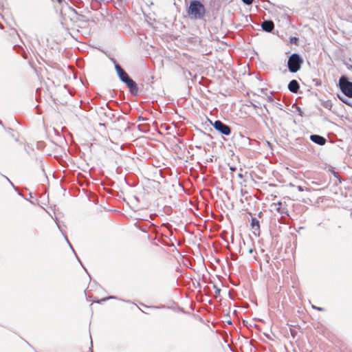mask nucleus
Instances as JSON below:
<instances>
[{"mask_svg":"<svg viewBox=\"0 0 352 352\" xmlns=\"http://www.w3.org/2000/svg\"><path fill=\"white\" fill-rule=\"evenodd\" d=\"M252 252H253V250H252V248H250V249H249V250H248V252H249L250 254H252Z\"/></svg>","mask_w":352,"mask_h":352,"instance_id":"aec40b11","label":"nucleus"},{"mask_svg":"<svg viewBox=\"0 0 352 352\" xmlns=\"http://www.w3.org/2000/svg\"><path fill=\"white\" fill-rule=\"evenodd\" d=\"M60 230L61 231L62 234H63V235H64V232H63V231H62L61 230Z\"/></svg>","mask_w":352,"mask_h":352,"instance_id":"b1692460","label":"nucleus"},{"mask_svg":"<svg viewBox=\"0 0 352 352\" xmlns=\"http://www.w3.org/2000/svg\"><path fill=\"white\" fill-rule=\"evenodd\" d=\"M261 28L264 31L270 32L273 30L274 25L272 21H264L261 24Z\"/></svg>","mask_w":352,"mask_h":352,"instance_id":"6e6552de","label":"nucleus"},{"mask_svg":"<svg viewBox=\"0 0 352 352\" xmlns=\"http://www.w3.org/2000/svg\"><path fill=\"white\" fill-rule=\"evenodd\" d=\"M276 210L280 212V208H277Z\"/></svg>","mask_w":352,"mask_h":352,"instance_id":"412c9836","label":"nucleus"},{"mask_svg":"<svg viewBox=\"0 0 352 352\" xmlns=\"http://www.w3.org/2000/svg\"><path fill=\"white\" fill-rule=\"evenodd\" d=\"M87 291H88V287H87V288H86V289H85V291H84V292H85V297H86V298H87V299H88V297H87Z\"/></svg>","mask_w":352,"mask_h":352,"instance_id":"dca6fc26","label":"nucleus"},{"mask_svg":"<svg viewBox=\"0 0 352 352\" xmlns=\"http://www.w3.org/2000/svg\"><path fill=\"white\" fill-rule=\"evenodd\" d=\"M299 87V84L296 80H291L288 85V89L292 93H297Z\"/></svg>","mask_w":352,"mask_h":352,"instance_id":"1a4fd4ad","label":"nucleus"},{"mask_svg":"<svg viewBox=\"0 0 352 352\" xmlns=\"http://www.w3.org/2000/svg\"><path fill=\"white\" fill-rule=\"evenodd\" d=\"M253 1L254 0H242V1L247 5H250L252 3Z\"/></svg>","mask_w":352,"mask_h":352,"instance_id":"9b49d317","label":"nucleus"},{"mask_svg":"<svg viewBox=\"0 0 352 352\" xmlns=\"http://www.w3.org/2000/svg\"><path fill=\"white\" fill-rule=\"evenodd\" d=\"M187 14L192 19H201L206 14V9L201 1L194 0L190 3L187 9Z\"/></svg>","mask_w":352,"mask_h":352,"instance_id":"f257e3e1","label":"nucleus"},{"mask_svg":"<svg viewBox=\"0 0 352 352\" xmlns=\"http://www.w3.org/2000/svg\"><path fill=\"white\" fill-rule=\"evenodd\" d=\"M303 60L298 54H292L287 62L289 71L292 73L297 72L300 69Z\"/></svg>","mask_w":352,"mask_h":352,"instance_id":"7ed1b4c3","label":"nucleus"},{"mask_svg":"<svg viewBox=\"0 0 352 352\" xmlns=\"http://www.w3.org/2000/svg\"><path fill=\"white\" fill-rule=\"evenodd\" d=\"M297 189H298L299 191H303V190H304V188H303L301 186H297Z\"/></svg>","mask_w":352,"mask_h":352,"instance_id":"2eb2a0df","label":"nucleus"},{"mask_svg":"<svg viewBox=\"0 0 352 352\" xmlns=\"http://www.w3.org/2000/svg\"><path fill=\"white\" fill-rule=\"evenodd\" d=\"M78 180L80 186L82 187V190H84L85 188L88 186V182L86 177L83 175H81V174H78Z\"/></svg>","mask_w":352,"mask_h":352,"instance_id":"9d476101","label":"nucleus"},{"mask_svg":"<svg viewBox=\"0 0 352 352\" xmlns=\"http://www.w3.org/2000/svg\"><path fill=\"white\" fill-rule=\"evenodd\" d=\"M60 230L61 231L62 234H63V235H64V232H63V231H62L61 230Z\"/></svg>","mask_w":352,"mask_h":352,"instance_id":"5701e85b","label":"nucleus"},{"mask_svg":"<svg viewBox=\"0 0 352 352\" xmlns=\"http://www.w3.org/2000/svg\"><path fill=\"white\" fill-rule=\"evenodd\" d=\"M278 206H281V205H282L281 202H278Z\"/></svg>","mask_w":352,"mask_h":352,"instance_id":"4be33fe9","label":"nucleus"},{"mask_svg":"<svg viewBox=\"0 0 352 352\" xmlns=\"http://www.w3.org/2000/svg\"><path fill=\"white\" fill-rule=\"evenodd\" d=\"M64 236H65V239L66 241H67V243L69 245L70 248H71L72 249H73V248H72V245L70 244V243H69V240H68V239H67V236L64 235ZM72 250L74 251V250Z\"/></svg>","mask_w":352,"mask_h":352,"instance_id":"4468645a","label":"nucleus"},{"mask_svg":"<svg viewBox=\"0 0 352 352\" xmlns=\"http://www.w3.org/2000/svg\"><path fill=\"white\" fill-rule=\"evenodd\" d=\"M339 85L342 93L352 98V82H349L346 77L342 76L339 80Z\"/></svg>","mask_w":352,"mask_h":352,"instance_id":"20e7f679","label":"nucleus"},{"mask_svg":"<svg viewBox=\"0 0 352 352\" xmlns=\"http://www.w3.org/2000/svg\"><path fill=\"white\" fill-rule=\"evenodd\" d=\"M310 140L313 142L320 146H322L326 143V139L324 137L320 136L319 135H311L310 136Z\"/></svg>","mask_w":352,"mask_h":352,"instance_id":"0eeeda50","label":"nucleus"},{"mask_svg":"<svg viewBox=\"0 0 352 352\" xmlns=\"http://www.w3.org/2000/svg\"><path fill=\"white\" fill-rule=\"evenodd\" d=\"M116 70L120 79L124 82L131 93L137 92L138 87L135 81H133L126 74V72L118 64L115 65Z\"/></svg>","mask_w":352,"mask_h":352,"instance_id":"f03ea898","label":"nucleus"},{"mask_svg":"<svg viewBox=\"0 0 352 352\" xmlns=\"http://www.w3.org/2000/svg\"><path fill=\"white\" fill-rule=\"evenodd\" d=\"M212 126L217 131L223 135H229L231 133L230 127L220 120L214 121Z\"/></svg>","mask_w":352,"mask_h":352,"instance_id":"39448f33","label":"nucleus"},{"mask_svg":"<svg viewBox=\"0 0 352 352\" xmlns=\"http://www.w3.org/2000/svg\"><path fill=\"white\" fill-rule=\"evenodd\" d=\"M56 1L60 5H63V4L67 5V3L65 1V0H56Z\"/></svg>","mask_w":352,"mask_h":352,"instance_id":"ddd939ff","label":"nucleus"},{"mask_svg":"<svg viewBox=\"0 0 352 352\" xmlns=\"http://www.w3.org/2000/svg\"><path fill=\"white\" fill-rule=\"evenodd\" d=\"M92 197H94V195H92V194L91 193V192L89 191V201H91V199L92 198Z\"/></svg>","mask_w":352,"mask_h":352,"instance_id":"a211bd4d","label":"nucleus"},{"mask_svg":"<svg viewBox=\"0 0 352 352\" xmlns=\"http://www.w3.org/2000/svg\"><path fill=\"white\" fill-rule=\"evenodd\" d=\"M251 229L252 230L253 234L255 236L260 235V225L259 221L255 217H252L251 223H250Z\"/></svg>","mask_w":352,"mask_h":352,"instance_id":"423d86ee","label":"nucleus"},{"mask_svg":"<svg viewBox=\"0 0 352 352\" xmlns=\"http://www.w3.org/2000/svg\"><path fill=\"white\" fill-rule=\"evenodd\" d=\"M343 102H344L346 104L352 107V104L348 100H342L341 99Z\"/></svg>","mask_w":352,"mask_h":352,"instance_id":"f8f14e48","label":"nucleus"},{"mask_svg":"<svg viewBox=\"0 0 352 352\" xmlns=\"http://www.w3.org/2000/svg\"><path fill=\"white\" fill-rule=\"evenodd\" d=\"M0 124H1V121H0Z\"/></svg>","mask_w":352,"mask_h":352,"instance_id":"393cba45","label":"nucleus"},{"mask_svg":"<svg viewBox=\"0 0 352 352\" xmlns=\"http://www.w3.org/2000/svg\"><path fill=\"white\" fill-rule=\"evenodd\" d=\"M313 308L317 309V310H319V311H322V308L321 307H315V306H313Z\"/></svg>","mask_w":352,"mask_h":352,"instance_id":"f3484780","label":"nucleus"},{"mask_svg":"<svg viewBox=\"0 0 352 352\" xmlns=\"http://www.w3.org/2000/svg\"><path fill=\"white\" fill-rule=\"evenodd\" d=\"M80 264H81L82 267H83V269L85 270V271L87 273H88V271H87V268H86L85 267H84L81 263H80Z\"/></svg>","mask_w":352,"mask_h":352,"instance_id":"6ab92c4d","label":"nucleus"}]
</instances>
